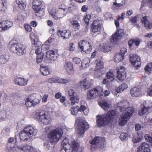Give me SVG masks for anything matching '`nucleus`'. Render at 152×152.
Wrapping results in <instances>:
<instances>
[{
	"label": "nucleus",
	"mask_w": 152,
	"mask_h": 152,
	"mask_svg": "<svg viewBox=\"0 0 152 152\" xmlns=\"http://www.w3.org/2000/svg\"><path fill=\"white\" fill-rule=\"evenodd\" d=\"M118 115V113L114 110H109L106 114L97 115L96 120L97 125L99 127L105 126L111 123Z\"/></svg>",
	"instance_id": "obj_1"
},
{
	"label": "nucleus",
	"mask_w": 152,
	"mask_h": 152,
	"mask_svg": "<svg viewBox=\"0 0 152 152\" xmlns=\"http://www.w3.org/2000/svg\"><path fill=\"white\" fill-rule=\"evenodd\" d=\"M119 104L120 106L121 111H126L125 113H122L121 115L119 122L120 125L123 126L126 123L127 121L132 116L134 113V110L132 107H129V103L127 101H124Z\"/></svg>",
	"instance_id": "obj_2"
},
{
	"label": "nucleus",
	"mask_w": 152,
	"mask_h": 152,
	"mask_svg": "<svg viewBox=\"0 0 152 152\" xmlns=\"http://www.w3.org/2000/svg\"><path fill=\"white\" fill-rule=\"evenodd\" d=\"M9 45L10 50L18 56H22L26 52V46L20 43H15L11 41Z\"/></svg>",
	"instance_id": "obj_3"
},
{
	"label": "nucleus",
	"mask_w": 152,
	"mask_h": 152,
	"mask_svg": "<svg viewBox=\"0 0 152 152\" xmlns=\"http://www.w3.org/2000/svg\"><path fill=\"white\" fill-rule=\"evenodd\" d=\"M75 123L77 125V132L80 135H83L89 128L88 123L81 117H78Z\"/></svg>",
	"instance_id": "obj_4"
},
{
	"label": "nucleus",
	"mask_w": 152,
	"mask_h": 152,
	"mask_svg": "<svg viewBox=\"0 0 152 152\" xmlns=\"http://www.w3.org/2000/svg\"><path fill=\"white\" fill-rule=\"evenodd\" d=\"M34 118L38 122L45 125L50 124L51 118L46 114L45 111L41 110L37 112L34 115Z\"/></svg>",
	"instance_id": "obj_5"
},
{
	"label": "nucleus",
	"mask_w": 152,
	"mask_h": 152,
	"mask_svg": "<svg viewBox=\"0 0 152 152\" xmlns=\"http://www.w3.org/2000/svg\"><path fill=\"white\" fill-rule=\"evenodd\" d=\"M63 131L59 128H57L50 131L48 134L47 137L50 142L53 144L58 142L62 136Z\"/></svg>",
	"instance_id": "obj_6"
},
{
	"label": "nucleus",
	"mask_w": 152,
	"mask_h": 152,
	"mask_svg": "<svg viewBox=\"0 0 152 152\" xmlns=\"http://www.w3.org/2000/svg\"><path fill=\"white\" fill-rule=\"evenodd\" d=\"M103 91L102 88L99 86L89 90L87 93V99L91 100L98 97L102 96H103Z\"/></svg>",
	"instance_id": "obj_7"
},
{
	"label": "nucleus",
	"mask_w": 152,
	"mask_h": 152,
	"mask_svg": "<svg viewBox=\"0 0 152 152\" xmlns=\"http://www.w3.org/2000/svg\"><path fill=\"white\" fill-rule=\"evenodd\" d=\"M78 48L81 52H85L87 54L89 53L92 49V46L87 41L81 40L78 43Z\"/></svg>",
	"instance_id": "obj_8"
},
{
	"label": "nucleus",
	"mask_w": 152,
	"mask_h": 152,
	"mask_svg": "<svg viewBox=\"0 0 152 152\" xmlns=\"http://www.w3.org/2000/svg\"><path fill=\"white\" fill-rule=\"evenodd\" d=\"M102 24L99 20H94L90 26V32L91 34H94L101 32Z\"/></svg>",
	"instance_id": "obj_9"
},
{
	"label": "nucleus",
	"mask_w": 152,
	"mask_h": 152,
	"mask_svg": "<svg viewBox=\"0 0 152 152\" xmlns=\"http://www.w3.org/2000/svg\"><path fill=\"white\" fill-rule=\"evenodd\" d=\"M124 35V31L123 29H118L112 35L110 40V42L113 44H116Z\"/></svg>",
	"instance_id": "obj_10"
},
{
	"label": "nucleus",
	"mask_w": 152,
	"mask_h": 152,
	"mask_svg": "<svg viewBox=\"0 0 152 152\" xmlns=\"http://www.w3.org/2000/svg\"><path fill=\"white\" fill-rule=\"evenodd\" d=\"M129 59L131 64L136 67V69H138L140 67V58L138 56L136 55H132L130 57Z\"/></svg>",
	"instance_id": "obj_11"
},
{
	"label": "nucleus",
	"mask_w": 152,
	"mask_h": 152,
	"mask_svg": "<svg viewBox=\"0 0 152 152\" xmlns=\"http://www.w3.org/2000/svg\"><path fill=\"white\" fill-rule=\"evenodd\" d=\"M117 78L120 80L123 81L126 77V73L124 67L123 66H120L117 67Z\"/></svg>",
	"instance_id": "obj_12"
},
{
	"label": "nucleus",
	"mask_w": 152,
	"mask_h": 152,
	"mask_svg": "<svg viewBox=\"0 0 152 152\" xmlns=\"http://www.w3.org/2000/svg\"><path fill=\"white\" fill-rule=\"evenodd\" d=\"M72 152H82L83 148L80 146L79 143L75 141H73L71 144Z\"/></svg>",
	"instance_id": "obj_13"
},
{
	"label": "nucleus",
	"mask_w": 152,
	"mask_h": 152,
	"mask_svg": "<svg viewBox=\"0 0 152 152\" xmlns=\"http://www.w3.org/2000/svg\"><path fill=\"white\" fill-rule=\"evenodd\" d=\"M68 10H57L55 14L53 15V18L56 19H58L65 16L67 13Z\"/></svg>",
	"instance_id": "obj_14"
},
{
	"label": "nucleus",
	"mask_w": 152,
	"mask_h": 152,
	"mask_svg": "<svg viewBox=\"0 0 152 152\" xmlns=\"http://www.w3.org/2000/svg\"><path fill=\"white\" fill-rule=\"evenodd\" d=\"M57 34L58 37L63 39H69L71 35V32L69 30H64L63 31L58 30Z\"/></svg>",
	"instance_id": "obj_15"
},
{
	"label": "nucleus",
	"mask_w": 152,
	"mask_h": 152,
	"mask_svg": "<svg viewBox=\"0 0 152 152\" xmlns=\"http://www.w3.org/2000/svg\"><path fill=\"white\" fill-rule=\"evenodd\" d=\"M24 129L28 134L29 138L36 135L37 132V129H34L33 127L31 126H27L24 128Z\"/></svg>",
	"instance_id": "obj_16"
},
{
	"label": "nucleus",
	"mask_w": 152,
	"mask_h": 152,
	"mask_svg": "<svg viewBox=\"0 0 152 152\" xmlns=\"http://www.w3.org/2000/svg\"><path fill=\"white\" fill-rule=\"evenodd\" d=\"M149 17L145 16L140 19L141 23L143 24L147 29H151L152 28V24L149 20Z\"/></svg>",
	"instance_id": "obj_17"
},
{
	"label": "nucleus",
	"mask_w": 152,
	"mask_h": 152,
	"mask_svg": "<svg viewBox=\"0 0 152 152\" xmlns=\"http://www.w3.org/2000/svg\"><path fill=\"white\" fill-rule=\"evenodd\" d=\"M137 151L141 152H151L149 145L145 142L142 143L138 147Z\"/></svg>",
	"instance_id": "obj_18"
},
{
	"label": "nucleus",
	"mask_w": 152,
	"mask_h": 152,
	"mask_svg": "<svg viewBox=\"0 0 152 152\" xmlns=\"http://www.w3.org/2000/svg\"><path fill=\"white\" fill-rule=\"evenodd\" d=\"M141 40L138 38L132 39L128 41V45L130 49H132L133 47V44L136 46H138L140 45Z\"/></svg>",
	"instance_id": "obj_19"
},
{
	"label": "nucleus",
	"mask_w": 152,
	"mask_h": 152,
	"mask_svg": "<svg viewBox=\"0 0 152 152\" xmlns=\"http://www.w3.org/2000/svg\"><path fill=\"white\" fill-rule=\"evenodd\" d=\"M15 84L20 86L26 85L28 83V80L22 77H18L15 79Z\"/></svg>",
	"instance_id": "obj_20"
},
{
	"label": "nucleus",
	"mask_w": 152,
	"mask_h": 152,
	"mask_svg": "<svg viewBox=\"0 0 152 152\" xmlns=\"http://www.w3.org/2000/svg\"><path fill=\"white\" fill-rule=\"evenodd\" d=\"M35 50V53L37 55L36 58L37 62L39 63H40L43 60L44 57V53L41 52L40 49L39 47Z\"/></svg>",
	"instance_id": "obj_21"
},
{
	"label": "nucleus",
	"mask_w": 152,
	"mask_h": 152,
	"mask_svg": "<svg viewBox=\"0 0 152 152\" xmlns=\"http://www.w3.org/2000/svg\"><path fill=\"white\" fill-rule=\"evenodd\" d=\"M21 149L24 152H37V149L29 145H26L22 147Z\"/></svg>",
	"instance_id": "obj_22"
},
{
	"label": "nucleus",
	"mask_w": 152,
	"mask_h": 152,
	"mask_svg": "<svg viewBox=\"0 0 152 152\" xmlns=\"http://www.w3.org/2000/svg\"><path fill=\"white\" fill-rule=\"evenodd\" d=\"M130 93L133 97H138L141 94L140 90L137 87L132 88L130 90Z\"/></svg>",
	"instance_id": "obj_23"
},
{
	"label": "nucleus",
	"mask_w": 152,
	"mask_h": 152,
	"mask_svg": "<svg viewBox=\"0 0 152 152\" xmlns=\"http://www.w3.org/2000/svg\"><path fill=\"white\" fill-rule=\"evenodd\" d=\"M65 67L67 72L70 74L74 72L73 64L71 62H66Z\"/></svg>",
	"instance_id": "obj_24"
},
{
	"label": "nucleus",
	"mask_w": 152,
	"mask_h": 152,
	"mask_svg": "<svg viewBox=\"0 0 152 152\" xmlns=\"http://www.w3.org/2000/svg\"><path fill=\"white\" fill-rule=\"evenodd\" d=\"M104 63L101 61H99L96 65L94 70L99 73H101V71L104 68Z\"/></svg>",
	"instance_id": "obj_25"
},
{
	"label": "nucleus",
	"mask_w": 152,
	"mask_h": 152,
	"mask_svg": "<svg viewBox=\"0 0 152 152\" xmlns=\"http://www.w3.org/2000/svg\"><path fill=\"white\" fill-rule=\"evenodd\" d=\"M104 142V139L103 138L96 136L94 137L91 141H90V142L91 144L97 145L99 143H101L102 142Z\"/></svg>",
	"instance_id": "obj_26"
},
{
	"label": "nucleus",
	"mask_w": 152,
	"mask_h": 152,
	"mask_svg": "<svg viewBox=\"0 0 152 152\" xmlns=\"http://www.w3.org/2000/svg\"><path fill=\"white\" fill-rule=\"evenodd\" d=\"M80 85L82 88L85 89H88L91 86V84L90 82L87 80L86 79H84L80 82Z\"/></svg>",
	"instance_id": "obj_27"
},
{
	"label": "nucleus",
	"mask_w": 152,
	"mask_h": 152,
	"mask_svg": "<svg viewBox=\"0 0 152 152\" xmlns=\"http://www.w3.org/2000/svg\"><path fill=\"white\" fill-rule=\"evenodd\" d=\"M2 23L4 31L8 29L13 25L12 22L8 20L3 21L2 22Z\"/></svg>",
	"instance_id": "obj_28"
},
{
	"label": "nucleus",
	"mask_w": 152,
	"mask_h": 152,
	"mask_svg": "<svg viewBox=\"0 0 152 152\" xmlns=\"http://www.w3.org/2000/svg\"><path fill=\"white\" fill-rule=\"evenodd\" d=\"M32 8L34 10H36L41 8L42 2L38 0H34L32 2Z\"/></svg>",
	"instance_id": "obj_29"
},
{
	"label": "nucleus",
	"mask_w": 152,
	"mask_h": 152,
	"mask_svg": "<svg viewBox=\"0 0 152 152\" xmlns=\"http://www.w3.org/2000/svg\"><path fill=\"white\" fill-rule=\"evenodd\" d=\"M19 137L20 140H21L25 141L28 140L29 137L28 134L23 129V131H21L20 133Z\"/></svg>",
	"instance_id": "obj_30"
},
{
	"label": "nucleus",
	"mask_w": 152,
	"mask_h": 152,
	"mask_svg": "<svg viewBox=\"0 0 152 152\" xmlns=\"http://www.w3.org/2000/svg\"><path fill=\"white\" fill-rule=\"evenodd\" d=\"M67 144L70 145V144L69 143V140L66 138H65L61 142V145L62 146L61 151H62L63 150H64L66 152L68 149L67 147L66 146Z\"/></svg>",
	"instance_id": "obj_31"
},
{
	"label": "nucleus",
	"mask_w": 152,
	"mask_h": 152,
	"mask_svg": "<svg viewBox=\"0 0 152 152\" xmlns=\"http://www.w3.org/2000/svg\"><path fill=\"white\" fill-rule=\"evenodd\" d=\"M55 52L53 50H50L46 53V57L50 60H54Z\"/></svg>",
	"instance_id": "obj_32"
},
{
	"label": "nucleus",
	"mask_w": 152,
	"mask_h": 152,
	"mask_svg": "<svg viewBox=\"0 0 152 152\" xmlns=\"http://www.w3.org/2000/svg\"><path fill=\"white\" fill-rule=\"evenodd\" d=\"M124 56L122 55L121 53H117L114 57V61L116 63H118L122 61L124 58Z\"/></svg>",
	"instance_id": "obj_33"
},
{
	"label": "nucleus",
	"mask_w": 152,
	"mask_h": 152,
	"mask_svg": "<svg viewBox=\"0 0 152 152\" xmlns=\"http://www.w3.org/2000/svg\"><path fill=\"white\" fill-rule=\"evenodd\" d=\"M31 41V42L32 46L33 48H36L37 47H39L41 45V42L37 41L34 38H32L31 37H30Z\"/></svg>",
	"instance_id": "obj_34"
},
{
	"label": "nucleus",
	"mask_w": 152,
	"mask_h": 152,
	"mask_svg": "<svg viewBox=\"0 0 152 152\" xmlns=\"http://www.w3.org/2000/svg\"><path fill=\"white\" fill-rule=\"evenodd\" d=\"M40 70L42 74L43 75L46 76L50 74L49 69L46 66H41Z\"/></svg>",
	"instance_id": "obj_35"
},
{
	"label": "nucleus",
	"mask_w": 152,
	"mask_h": 152,
	"mask_svg": "<svg viewBox=\"0 0 152 152\" xmlns=\"http://www.w3.org/2000/svg\"><path fill=\"white\" fill-rule=\"evenodd\" d=\"M152 107H146L144 106L140 110H139L138 114L139 115H142L145 114L146 113L148 112L149 110H151Z\"/></svg>",
	"instance_id": "obj_36"
},
{
	"label": "nucleus",
	"mask_w": 152,
	"mask_h": 152,
	"mask_svg": "<svg viewBox=\"0 0 152 152\" xmlns=\"http://www.w3.org/2000/svg\"><path fill=\"white\" fill-rule=\"evenodd\" d=\"M8 55H3L0 56V63L4 64L6 63L9 59Z\"/></svg>",
	"instance_id": "obj_37"
},
{
	"label": "nucleus",
	"mask_w": 152,
	"mask_h": 152,
	"mask_svg": "<svg viewBox=\"0 0 152 152\" xmlns=\"http://www.w3.org/2000/svg\"><path fill=\"white\" fill-rule=\"evenodd\" d=\"M70 23L75 31L79 30L80 27V25L77 20H71L70 21Z\"/></svg>",
	"instance_id": "obj_38"
},
{
	"label": "nucleus",
	"mask_w": 152,
	"mask_h": 152,
	"mask_svg": "<svg viewBox=\"0 0 152 152\" xmlns=\"http://www.w3.org/2000/svg\"><path fill=\"white\" fill-rule=\"evenodd\" d=\"M144 70L148 75L150 74L152 71V62L148 63L145 67Z\"/></svg>",
	"instance_id": "obj_39"
},
{
	"label": "nucleus",
	"mask_w": 152,
	"mask_h": 152,
	"mask_svg": "<svg viewBox=\"0 0 152 152\" xmlns=\"http://www.w3.org/2000/svg\"><path fill=\"white\" fill-rule=\"evenodd\" d=\"M24 0H16L19 7L21 10H23L26 7V5L24 2Z\"/></svg>",
	"instance_id": "obj_40"
},
{
	"label": "nucleus",
	"mask_w": 152,
	"mask_h": 152,
	"mask_svg": "<svg viewBox=\"0 0 152 152\" xmlns=\"http://www.w3.org/2000/svg\"><path fill=\"white\" fill-rule=\"evenodd\" d=\"M106 77L107 79L110 80V81H112L114 80L115 75L113 72L110 71L106 73Z\"/></svg>",
	"instance_id": "obj_41"
},
{
	"label": "nucleus",
	"mask_w": 152,
	"mask_h": 152,
	"mask_svg": "<svg viewBox=\"0 0 152 152\" xmlns=\"http://www.w3.org/2000/svg\"><path fill=\"white\" fill-rule=\"evenodd\" d=\"M36 16L38 17L42 16L44 13V10L43 9L39 8L37 10H34Z\"/></svg>",
	"instance_id": "obj_42"
},
{
	"label": "nucleus",
	"mask_w": 152,
	"mask_h": 152,
	"mask_svg": "<svg viewBox=\"0 0 152 152\" xmlns=\"http://www.w3.org/2000/svg\"><path fill=\"white\" fill-rule=\"evenodd\" d=\"M25 104L28 107H31L32 106H34L32 100H31L29 97L27 98L25 100Z\"/></svg>",
	"instance_id": "obj_43"
},
{
	"label": "nucleus",
	"mask_w": 152,
	"mask_h": 152,
	"mask_svg": "<svg viewBox=\"0 0 152 152\" xmlns=\"http://www.w3.org/2000/svg\"><path fill=\"white\" fill-rule=\"evenodd\" d=\"M73 96L70 97V100L71 101V105H73L76 103H78L79 102V98L77 95H75Z\"/></svg>",
	"instance_id": "obj_44"
},
{
	"label": "nucleus",
	"mask_w": 152,
	"mask_h": 152,
	"mask_svg": "<svg viewBox=\"0 0 152 152\" xmlns=\"http://www.w3.org/2000/svg\"><path fill=\"white\" fill-rule=\"evenodd\" d=\"M6 0H0V11H4L6 8Z\"/></svg>",
	"instance_id": "obj_45"
},
{
	"label": "nucleus",
	"mask_w": 152,
	"mask_h": 152,
	"mask_svg": "<svg viewBox=\"0 0 152 152\" xmlns=\"http://www.w3.org/2000/svg\"><path fill=\"white\" fill-rule=\"evenodd\" d=\"M99 105L104 109L109 108L108 103L106 101H104L102 102H98Z\"/></svg>",
	"instance_id": "obj_46"
},
{
	"label": "nucleus",
	"mask_w": 152,
	"mask_h": 152,
	"mask_svg": "<svg viewBox=\"0 0 152 152\" xmlns=\"http://www.w3.org/2000/svg\"><path fill=\"white\" fill-rule=\"evenodd\" d=\"M111 49V47L108 44H104L102 47V50L104 52H106L110 51Z\"/></svg>",
	"instance_id": "obj_47"
},
{
	"label": "nucleus",
	"mask_w": 152,
	"mask_h": 152,
	"mask_svg": "<svg viewBox=\"0 0 152 152\" xmlns=\"http://www.w3.org/2000/svg\"><path fill=\"white\" fill-rule=\"evenodd\" d=\"M128 88V85L126 83H123L120 85L117 89V91L118 93L123 91L124 90Z\"/></svg>",
	"instance_id": "obj_48"
},
{
	"label": "nucleus",
	"mask_w": 152,
	"mask_h": 152,
	"mask_svg": "<svg viewBox=\"0 0 152 152\" xmlns=\"http://www.w3.org/2000/svg\"><path fill=\"white\" fill-rule=\"evenodd\" d=\"M91 18V16L87 14H86L83 18V21L87 26L89 25V22Z\"/></svg>",
	"instance_id": "obj_49"
},
{
	"label": "nucleus",
	"mask_w": 152,
	"mask_h": 152,
	"mask_svg": "<svg viewBox=\"0 0 152 152\" xmlns=\"http://www.w3.org/2000/svg\"><path fill=\"white\" fill-rule=\"evenodd\" d=\"M89 59H86L83 60L82 62L81 66L85 68H87L89 66Z\"/></svg>",
	"instance_id": "obj_50"
},
{
	"label": "nucleus",
	"mask_w": 152,
	"mask_h": 152,
	"mask_svg": "<svg viewBox=\"0 0 152 152\" xmlns=\"http://www.w3.org/2000/svg\"><path fill=\"white\" fill-rule=\"evenodd\" d=\"M70 111L72 114L73 115H76L78 111L77 107V106L76 107H72L71 108Z\"/></svg>",
	"instance_id": "obj_51"
},
{
	"label": "nucleus",
	"mask_w": 152,
	"mask_h": 152,
	"mask_svg": "<svg viewBox=\"0 0 152 152\" xmlns=\"http://www.w3.org/2000/svg\"><path fill=\"white\" fill-rule=\"evenodd\" d=\"M128 135L127 133H122L120 136V138L121 140H126L127 139Z\"/></svg>",
	"instance_id": "obj_52"
},
{
	"label": "nucleus",
	"mask_w": 152,
	"mask_h": 152,
	"mask_svg": "<svg viewBox=\"0 0 152 152\" xmlns=\"http://www.w3.org/2000/svg\"><path fill=\"white\" fill-rule=\"evenodd\" d=\"M57 82L62 84H66L69 82V80L68 79L59 78L57 80Z\"/></svg>",
	"instance_id": "obj_53"
},
{
	"label": "nucleus",
	"mask_w": 152,
	"mask_h": 152,
	"mask_svg": "<svg viewBox=\"0 0 152 152\" xmlns=\"http://www.w3.org/2000/svg\"><path fill=\"white\" fill-rule=\"evenodd\" d=\"M32 101L34 106L39 103L40 100L39 96H36L35 98L33 99H32Z\"/></svg>",
	"instance_id": "obj_54"
},
{
	"label": "nucleus",
	"mask_w": 152,
	"mask_h": 152,
	"mask_svg": "<svg viewBox=\"0 0 152 152\" xmlns=\"http://www.w3.org/2000/svg\"><path fill=\"white\" fill-rule=\"evenodd\" d=\"M50 46V45L48 43L46 44L45 42L44 44L42 45V49L43 50H47L49 49Z\"/></svg>",
	"instance_id": "obj_55"
},
{
	"label": "nucleus",
	"mask_w": 152,
	"mask_h": 152,
	"mask_svg": "<svg viewBox=\"0 0 152 152\" xmlns=\"http://www.w3.org/2000/svg\"><path fill=\"white\" fill-rule=\"evenodd\" d=\"M25 29L28 32H30L32 31V28L30 25L28 24H26L24 25Z\"/></svg>",
	"instance_id": "obj_56"
},
{
	"label": "nucleus",
	"mask_w": 152,
	"mask_h": 152,
	"mask_svg": "<svg viewBox=\"0 0 152 152\" xmlns=\"http://www.w3.org/2000/svg\"><path fill=\"white\" fill-rule=\"evenodd\" d=\"M68 94L69 96L70 97L72 96H73L75 95H77V94L74 91V90L72 89H70L68 91Z\"/></svg>",
	"instance_id": "obj_57"
},
{
	"label": "nucleus",
	"mask_w": 152,
	"mask_h": 152,
	"mask_svg": "<svg viewBox=\"0 0 152 152\" xmlns=\"http://www.w3.org/2000/svg\"><path fill=\"white\" fill-rule=\"evenodd\" d=\"M73 62L76 64H79L80 62V59L77 57H74L72 59Z\"/></svg>",
	"instance_id": "obj_58"
},
{
	"label": "nucleus",
	"mask_w": 152,
	"mask_h": 152,
	"mask_svg": "<svg viewBox=\"0 0 152 152\" xmlns=\"http://www.w3.org/2000/svg\"><path fill=\"white\" fill-rule=\"evenodd\" d=\"M148 3L152 4V0H142V2L141 7H143L145 4Z\"/></svg>",
	"instance_id": "obj_59"
},
{
	"label": "nucleus",
	"mask_w": 152,
	"mask_h": 152,
	"mask_svg": "<svg viewBox=\"0 0 152 152\" xmlns=\"http://www.w3.org/2000/svg\"><path fill=\"white\" fill-rule=\"evenodd\" d=\"M127 49L125 48H122L120 50V52L119 53H121V54L124 56L125 54L127 52Z\"/></svg>",
	"instance_id": "obj_60"
},
{
	"label": "nucleus",
	"mask_w": 152,
	"mask_h": 152,
	"mask_svg": "<svg viewBox=\"0 0 152 152\" xmlns=\"http://www.w3.org/2000/svg\"><path fill=\"white\" fill-rule=\"evenodd\" d=\"M57 10H68L64 4L59 5L58 6V8Z\"/></svg>",
	"instance_id": "obj_61"
},
{
	"label": "nucleus",
	"mask_w": 152,
	"mask_h": 152,
	"mask_svg": "<svg viewBox=\"0 0 152 152\" xmlns=\"http://www.w3.org/2000/svg\"><path fill=\"white\" fill-rule=\"evenodd\" d=\"M66 97L65 96H62L60 98V102L61 103H64L63 105L65 106H66V103H64L65 101L66 100Z\"/></svg>",
	"instance_id": "obj_62"
},
{
	"label": "nucleus",
	"mask_w": 152,
	"mask_h": 152,
	"mask_svg": "<svg viewBox=\"0 0 152 152\" xmlns=\"http://www.w3.org/2000/svg\"><path fill=\"white\" fill-rule=\"evenodd\" d=\"M86 108L87 107L86 106L82 105L80 106V107L78 108V111L82 112L84 111Z\"/></svg>",
	"instance_id": "obj_63"
},
{
	"label": "nucleus",
	"mask_w": 152,
	"mask_h": 152,
	"mask_svg": "<svg viewBox=\"0 0 152 152\" xmlns=\"http://www.w3.org/2000/svg\"><path fill=\"white\" fill-rule=\"evenodd\" d=\"M148 93L149 96H152V84L148 89Z\"/></svg>",
	"instance_id": "obj_64"
}]
</instances>
